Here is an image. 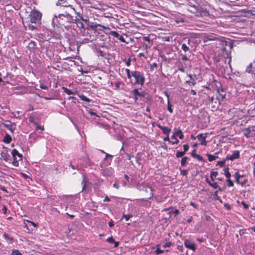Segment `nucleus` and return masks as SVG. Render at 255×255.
<instances>
[{"instance_id": "nucleus-1", "label": "nucleus", "mask_w": 255, "mask_h": 255, "mask_svg": "<svg viewBox=\"0 0 255 255\" xmlns=\"http://www.w3.org/2000/svg\"><path fill=\"white\" fill-rule=\"evenodd\" d=\"M188 10L195 13L197 16H206L209 15V12L206 9L199 7L198 4L190 5Z\"/></svg>"}, {"instance_id": "nucleus-2", "label": "nucleus", "mask_w": 255, "mask_h": 255, "mask_svg": "<svg viewBox=\"0 0 255 255\" xmlns=\"http://www.w3.org/2000/svg\"><path fill=\"white\" fill-rule=\"evenodd\" d=\"M132 76L134 78V85H140L142 86L145 81V78L143 74L138 71H132Z\"/></svg>"}, {"instance_id": "nucleus-3", "label": "nucleus", "mask_w": 255, "mask_h": 255, "mask_svg": "<svg viewBox=\"0 0 255 255\" xmlns=\"http://www.w3.org/2000/svg\"><path fill=\"white\" fill-rule=\"evenodd\" d=\"M42 14L38 10H32L29 14L30 20L31 23H38L41 18Z\"/></svg>"}, {"instance_id": "nucleus-4", "label": "nucleus", "mask_w": 255, "mask_h": 255, "mask_svg": "<svg viewBox=\"0 0 255 255\" xmlns=\"http://www.w3.org/2000/svg\"><path fill=\"white\" fill-rule=\"evenodd\" d=\"M11 154L13 157L12 163L13 166L17 167L19 165L18 161L22 159V155L16 149L12 150Z\"/></svg>"}, {"instance_id": "nucleus-5", "label": "nucleus", "mask_w": 255, "mask_h": 255, "mask_svg": "<svg viewBox=\"0 0 255 255\" xmlns=\"http://www.w3.org/2000/svg\"><path fill=\"white\" fill-rule=\"evenodd\" d=\"M137 188L140 190V191H144L146 192H148V189H149L150 191V196L148 198V199H151L153 197V189L150 186H149L148 185L145 184L144 183H141L140 184H139Z\"/></svg>"}, {"instance_id": "nucleus-6", "label": "nucleus", "mask_w": 255, "mask_h": 255, "mask_svg": "<svg viewBox=\"0 0 255 255\" xmlns=\"http://www.w3.org/2000/svg\"><path fill=\"white\" fill-rule=\"evenodd\" d=\"M130 97L134 99V102L136 103L138 100V98L144 97V95L143 93H140L137 89H134L130 92Z\"/></svg>"}, {"instance_id": "nucleus-7", "label": "nucleus", "mask_w": 255, "mask_h": 255, "mask_svg": "<svg viewBox=\"0 0 255 255\" xmlns=\"http://www.w3.org/2000/svg\"><path fill=\"white\" fill-rule=\"evenodd\" d=\"M8 148L3 146L0 150V155L2 159L6 162H10L11 161L10 155L7 152Z\"/></svg>"}, {"instance_id": "nucleus-8", "label": "nucleus", "mask_w": 255, "mask_h": 255, "mask_svg": "<svg viewBox=\"0 0 255 255\" xmlns=\"http://www.w3.org/2000/svg\"><path fill=\"white\" fill-rule=\"evenodd\" d=\"M240 157V153L239 150H234L233 151V153L231 155H228L226 158L225 160H231L233 161L235 159H239Z\"/></svg>"}, {"instance_id": "nucleus-9", "label": "nucleus", "mask_w": 255, "mask_h": 255, "mask_svg": "<svg viewBox=\"0 0 255 255\" xmlns=\"http://www.w3.org/2000/svg\"><path fill=\"white\" fill-rule=\"evenodd\" d=\"M188 76L190 78V80H187L185 83L189 85L190 87L195 86L196 84V76L195 75H192V74H188Z\"/></svg>"}, {"instance_id": "nucleus-10", "label": "nucleus", "mask_w": 255, "mask_h": 255, "mask_svg": "<svg viewBox=\"0 0 255 255\" xmlns=\"http://www.w3.org/2000/svg\"><path fill=\"white\" fill-rule=\"evenodd\" d=\"M184 244L186 248L193 251H195L196 250V245L190 240H185Z\"/></svg>"}, {"instance_id": "nucleus-11", "label": "nucleus", "mask_w": 255, "mask_h": 255, "mask_svg": "<svg viewBox=\"0 0 255 255\" xmlns=\"http://www.w3.org/2000/svg\"><path fill=\"white\" fill-rule=\"evenodd\" d=\"M197 139L200 141L201 144L206 146L207 145V141L206 138L207 137V133H200L196 136Z\"/></svg>"}, {"instance_id": "nucleus-12", "label": "nucleus", "mask_w": 255, "mask_h": 255, "mask_svg": "<svg viewBox=\"0 0 255 255\" xmlns=\"http://www.w3.org/2000/svg\"><path fill=\"white\" fill-rule=\"evenodd\" d=\"M52 23L54 26H59V25H64L65 23L63 21H61L60 19H58V15H55L54 17L52 20Z\"/></svg>"}, {"instance_id": "nucleus-13", "label": "nucleus", "mask_w": 255, "mask_h": 255, "mask_svg": "<svg viewBox=\"0 0 255 255\" xmlns=\"http://www.w3.org/2000/svg\"><path fill=\"white\" fill-rule=\"evenodd\" d=\"M36 42L35 41L31 40L28 43L27 48L29 50L30 53L34 52L36 48Z\"/></svg>"}, {"instance_id": "nucleus-14", "label": "nucleus", "mask_w": 255, "mask_h": 255, "mask_svg": "<svg viewBox=\"0 0 255 255\" xmlns=\"http://www.w3.org/2000/svg\"><path fill=\"white\" fill-rule=\"evenodd\" d=\"M174 130L175 131L173 133V135L171 136V138H174L176 136H179V138L180 139H182L184 138V136L181 130L175 128L174 129Z\"/></svg>"}, {"instance_id": "nucleus-15", "label": "nucleus", "mask_w": 255, "mask_h": 255, "mask_svg": "<svg viewBox=\"0 0 255 255\" xmlns=\"http://www.w3.org/2000/svg\"><path fill=\"white\" fill-rule=\"evenodd\" d=\"M232 48V46H230V50ZM222 51L223 52V54L225 58H230V61L231 60V51L230 50H227L226 48L223 47L221 49Z\"/></svg>"}, {"instance_id": "nucleus-16", "label": "nucleus", "mask_w": 255, "mask_h": 255, "mask_svg": "<svg viewBox=\"0 0 255 255\" xmlns=\"http://www.w3.org/2000/svg\"><path fill=\"white\" fill-rule=\"evenodd\" d=\"M158 128L162 130V132L166 135H169L171 129L167 127L162 126L160 124L157 125Z\"/></svg>"}, {"instance_id": "nucleus-17", "label": "nucleus", "mask_w": 255, "mask_h": 255, "mask_svg": "<svg viewBox=\"0 0 255 255\" xmlns=\"http://www.w3.org/2000/svg\"><path fill=\"white\" fill-rule=\"evenodd\" d=\"M88 26L90 27L92 29H95L99 27H103V28H105V29H110V28L108 27H106L100 24H98V23L93 22H90V23L88 24Z\"/></svg>"}, {"instance_id": "nucleus-18", "label": "nucleus", "mask_w": 255, "mask_h": 255, "mask_svg": "<svg viewBox=\"0 0 255 255\" xmlns=\"http://www.w3.org/2000/svg\"><path fill=\"white\" fill-rule=\"evenodd\" d=\"M113 169L112 168H107L102 171V175L105 177H110L113 174Z\"/></svg>"}, {"instance_id": "nucleus-19", "label": "nucleus", "mask_w": 255, "mask_h": 255, "mask_svg": "<svg viewBox=\"0 0 255 255\" xmlns=\"http://www.w3.org/2000/svg\"><path fill=\"white\" fill-rule=\"evenodd\" d=\"M59 17L60 18L61 17H64V18H66L69 22L73 20V16L69 12L67 11L64 12V13H63L59 14Z\"/></svg>"}, {"instance_id": "nucleus-20", "label": "nucleus", "mask_w": 255, "mask_h": 255, "mask_svg": "<svg viewBox=\"0 0 255 255\" xmlns=\"http://www.w3.org/2000/svg\"><path fill=\"white\" fill-rule=\"evenodd\" d=\"M3 126L4 127L6 128L8 130H9L10 131V132L12 133H13L14 132V131L15 129V125L14 124H12V123L9 124H3Z\"/></svg>"}, {"instance_id": "nucleus-21", "label": "nucleus", "mask_w": 255, "mask_h": 255, "mask_svg": "<svg viewBox=\"0 0 255 255\" xmlns=\"http://www.w3.org/2000/svg\"><path fill=\"white\" fill-rule=\"evenodd\" d=\"M243 175H241L239 174V172H235L234 174V177L236 179V182L238 184H241L242 186H244V185L245 184L246 182H244L243 183H240V178L241 177H243Z\"/></svg>"}, {"instance_id": "nucleus-22", "label": "nucleus", "mask_w": 255, "mask_h": 255, "mask_svg": "<svg viewBox=\"0 0 255 255\" xmlns=\"http://www.w3.org/2000/svg\"><path fill=\"white\" fill-rule=\"evenodd\" d=\"M254 130H255V129H254V127H252V128H246L243 130L244 134L247 137H249L250 134L251 133L252 131H254Z\"/></svg>"}, {"instance_id": "nucleus-23", "label": "nucleus", "mask_w": 255, "mask_h": 255, "mask_svg": "<svg viewBox=\"0 0 255 255\" xmlns=\"http://www.w3.org/2000/svg\"><path fill=\"white\" fill-rule=\"evenodd\" d=\"M3 238L7 241V242L9 244H11L13 241V238L10 235L4 233L3 235Z\"/></svg>"}, {"instance_id": "nucleus-24", "label": "nucleus", "mask_w": 255, "mask_h": 255, "mask_svg": "<svg viewBox=\"0 0 255 255\" xmlns=\"http://www.w3.org/2000/svg\"><path fill=\"white\" fill-rule=\"evenodd\" d=\"M148 198L147 199L142 198V199L138 200L137 202L139 204L141 205L147 206L148 204H149V205H150V203L148 202Z\"/></svg>"}, {"instance_id": "nucleus-25", "label": "nucleus", "mask_w": 255, "mask_h": 255, "mask_svg": "<svg viewBox=\"0 0 255 255\" xmlns=\"http://www.w3.org/2000/svg\"><path fill=\"white\" fill-rule=\"evenodd\" d=\"M75 20L77 27L80 28H84V24L82 22L83 21L81 19H78L76 17Z\"/></svg>"}, {"instance_id": "nucleus-26", "label": "nucleus", "mask_w": 255, "mask_h": 255, "mask_svg": "<svg viewBox=\"0 0 255 255\" xmlns=\"http://www.w3.org/2000/svg\"><path fill=\"white\" fill-rule=\"evenodd\" d=\"M57 5H60L63 6H68V2L66 0H58L56 3Z\"/></svg>"}, {"instance_id": "nucleus-27", "label": "nucleus", "mask_w": 255, "mask_h": 255, "mask_svg": "<svg viewBox=\"0 0 255 255\" xmlns=\"http://www.w3.org/2000/svg\"><path fill=\"white\" fill-rule=\"evenodd\" d=\"M11 137L8 134H6L3 139V141L6 143H9L11 141Z\"/></svg>"}, {"instance_id": "nucleus-28", "label": "nucleus", "mask_w": 255, "mask_h": 255, "mask_svg": "<svg viewBox=\"0 0 255 255\" xmlns=\"http://www.w3.org/2000/svg\"><path fill=\"white\" fill-rule=\"evenodd\" d=\"M224 174L227 179H229L231 176V174L229 172V168L228 167H225L223 169Z\"/></svg>"}, {"instance_id": "nucleus-29", "label": "nucleus", "mask_w": 255, "mask_h": 255, "mask_svg": "<svg viewBox=\"0 0 255 255\" xmlns=\"http://www.w3.org/2000/svg\"><path fill=\"white\" fill-rule=\"evenodd\" d=\"M206 155L208 157V160L210 162H212L218 158V156L212 155L209 153H207Z\"/></svg>"}, {"instance_id": "nucleus-30", "label": "nucleus", "mask_w": 255, "mask_h": 255, "mask_svg": "<svg viewBox=\"0 0 255 255\" xmlns=\"http://www.w3.org/2000/svg\"><path fill=\"white\" fill-rule=\"evenodd\" d=\"M189 159L188 157L185 156L182 158L181 160V164L182 166H184L187 163V161Z\"/></svg>"}, {"instance_id": "nucleus-31", "label": "nucleus", "mask_w": 255, "mask_h": 255, "mask_svg": "<svg viewBox=\"0 0 255 255\" xmlns=\"http://www.w3.org/2000/svg\"><path fill=\"white\" fill-rule=\"evenodd\" d=\"M68 7H70L71 9L77 15V16L79 17V19H81V17L83 16L82 14L80 13V12H78L76 10L74 7H73L71 5H69Z\"/></svg>"}, {"instance_id": "nucleus-32", "label": "nucleus", "mask_w": 255, "mask_h": 255, "mask_svg": "<svg viewBox=\"0 0 255 255\" xmlns=\"http://www.w3.org/2000/svg\"><path fill=\"white\" fill-rule=\"evenodd\" d=\"M207 182L213 188L217 189L219 187V185L216 182H211L210 181L207 180Z\"/></svg>"}, {"instance_id": "nucleus-33", "label": "nucleus", "mask_w": 255, "mask_h": 255, "mask_svg": "<svg viewBox=\"0 0 255 255\" xmlns=\"http://www.w3.org/2000/svg\"><path fill=\"white\" fill-rule=\"evenodd\" d=\"M172 105L170 102V99H168L167 101V110L170 113H173V109L172 108Z\"/></svg>"}, {"instance_id": "nucleus-34", "label": "nucleus", "mask_w": 255, "mask_h": 255, "mask_svg": "<svg viewBox=\"0 0 255 255\" xmlns=\"http://www.w3.org/2000/svg\"><path fill=\"white\" fill-rule=\"evenodd\" d=\"M62 89L64 91V92L66 93L67 95H73L74 94V93L70 90L67 89V88H65L64 87H62Z\"/></svg>"}, {"instance_id": "nucleus-35", "label": "nucleus", "mask_w": 255, "mask_h": 255, "mask_svg": "<svg viewBox=\"0 0 255 255\" xmlns=\"http://www.w3.org/2000/svg\"><path fill=\"white\" fill-rule=\"evenodd\" d=\"M109 34L110 35L113 36L117 38H119V34L115 31H110L109 32Z\"/></svg>"}, {"instance_id": "nucleus-36", "label": "nucleus", "mask_w": 255, "mask_h": 255, "mask_svg": "<svg viewBox=\"0 0 255 255\" xmlns=\"http://www.w3.org/2000/svg\"><path fill=\"white\" fill-rule=\"evenodd\" d=\"M135 160H136V162L137 164H138L139 165H140L141 164V157L139 156V153H138L136 156H135Z\"/></svg>"}, {"instance_id": "nucleus-37", "label": "nucleus", "mask_w": 255, "mask_h": 255, "mask_svg": "<svg viewBox=\"0 0 255 255\" xmlns=\"http://www.w3.org/2000/svg\"><path fill=\"white\" fill-rule=\"evenodd\" d=\"M80 98L81 100L87 102H90L91 101V99L88 98L86 96L84 95L80 96Z\"/></svg>"}, {"instance_id": "nucleus-38", "label": "nucleus", "mask_w": 255, "mask_h": 255, "mask_svg": "<svg viewBox=\"0 0 255 255\" xmlns=\"http://www.w3.org/2000/svg\"><path fill=\"white\" fill-rule=\"evenodd\" d=\"M218 174V173L217 171H213L211 173L210 178L212 181L214 180V178H215L217 176Z\"/></svg>"}, {"instance_id": "nucleus-39", "label": "nucleus", "mask_w": 255, "mask_h": 255, "mask_svg": "<svg viewBox=\"0 0 255 255\" xmlns=\"http://www.w3.org/2000/svg\"><path fill=\"white\" fill-rule=\"evenodd\" d=\"M194 158H196L198 160H199L200 161H202L203 162H205V160L201 155H200L199 154H197L196 155H195Z\"/></svg>"}, {"instance_id": "nucleus-40", "label": "nucleus", "mask_w": 255, "mask_h": 255, "mask_svg": "<svg viewBox=\"0 0 255 255\" xmlns=\"http://www.w3.org/2000/svg\"><path fill=\"white\" fill-rule=\"evenodd\" d=\"M123 62H125L126 65L128 67L130 65L131 58H128V59L125 58L123 60Z\"/></svg>"}, {"instance_id": "nucleus-41", "label": "nucleus", "mask_w": 255, "mask_h": 255, "mask_svg": "<svg viewBox=\"0 0 255 255\" xmlns=\"http://www.w3.org/2000/svg\"><path fill=\"white\" fill-rule=\"evenodd\" d=\"M185 154L183 151H177L176 153V156L177 158H180L184 156Z\"/></svg>"}, {"instance_id": "nucleus-42", "label": "nucleus", "mask_w": 255, "mask_h": 255, "mask_svg": "<svg viewBox=\"0 0 255 255\" xmlns=\"http://www.w3.org/2000/svg\"><path fill=\"white\" fill-rule=\"evenodd\" d=\"M84 161L86 163V164L88 166H91L93 165V163L90 161V159L88 157L85 158Z\"/></svg>"}, {"instance_id": "nucleus-43", "label": "nucleus", "mask_w": 255, "mask_h": 255, "mask_svg": "<svg viewBox=\"0 0 255 255\" xmlns=\"http://www.w3.org/2000/svg\"><path fill=\"white\" fill-rule=\"evenodd\" d=\"M181 49L185 52L188 51L189 50V47L186 45V44L183 43L181 46Z\"/></svg>"}, {"instance_id": "nucleus-44", "label": "nucleus", "mask_w": 255, "mask_h": 255, "mask_svg": "<svg viewBox=\"0 0 255 255\" xmlns=\"http://www.w3.org/2000/svg\"><path fill=\"white\" fill-rule=\"evenodd\" d=\"M11 255H22L17 250H12Z\"/></svg>"}, {"instance_id": "nucleus-45", "label": "nucleus", "mask_w": 255, "mask_h": 255, "mask_svg": "<svg viewBox=\"0 0 255 255\" xmlns=\"http://www.w3.org/2000/svg\"><path fill=\"white\" fill-rule=\"evenodd\" d=\"M180 173L183 176H186L188 174V171L186 169H180Z\"/></svg>"}, {"instance_id": "nucleus-46", "label": "nucleus", "mask_w": 255, "mask_h": 255, "mask_svg": "<svg viewBox=\"0 0 255 255\" xmlns=\"http://www.w3.org/2000/svg\"><path fill=\"white\" fill-rule=\"evenodd\" d=\"M218 191H216L214 193V198L215 199L219 200L220 202H222L221 198L218 195Z\"/></svg>"}, {"instance_id": "nucleus-47", "label": "nucleus", "mask_w": 255, "mask_h": 255, "mask_svg": "<svg viewBox=\"0 0 255 255\" xmlns=\"http://www.w3.org/2000/svg\"><path fill=\"white\" fill-rule=\"evenodd\" d=\"M226 161V160H225V159L224 160H223V161H218L217 163V166L219 165L220 167H223L225 164Z\"/></svg>"}, {"instance_id": "nucleus-48", "label": "nucleus", "mask_w": 255, "mask_h": 255, "mask_svg": "<svg viewBox=\"0 0 255 255\" xmlns=\"http://www.w3.org/2000/svg\"><path fill=\"white\" fill-rule=\"evenodd\" d=\"M227 182L228 187H233L234 185L233 182L230 178L227 179Z\"/></svg>"}, {"instance_id": "nucleus-49", "label": "nucleus", "mask_w": 255, "mask_h": 255, "mask_svg": "<svg viewBox=\"0 0 255 255\" xmlns=\"http://www.w3.org/2000/svg\"><path fill=\"white\" fill-rule=\"evenodd\" d=\"M131 215L130 214L123 215V218H125V220L128 221L131 217Z\"/></svg>"}, {"instance_id": "nucleus-50", "label": "nucleus", "mask_w": 255, "mask_h": 255, "mask_svg": "<svg viewBox=\"0 0 255 255\" xmlns=\"http://www.w3.org/2000/svg\"><path fill=\"white\" fill-rule=\"evenodd\" d=\"M81 19L83 21L87 23V25H88V24L90 23L89 21L88 17L84 18L83 16L81 17Z\"/></svg>"}, {"instance_id": "nucleus-51", "label": "nucleus", "mask_w": 255, "mask_h": 255, "mask_svg": "<svg viewBox=\"0 0 255 255\" xmlns=\"http://www.w3.org/2000/svg\"><path fill=\"white\" fill-rule=\"evenodd\" d=\"M107 241L110 244H113L115 242V240L113 237H110L107 239Z\"/></svg>"}, {"instance_id": "nucleus-52", "label": "nucleus", "mask_w": 255, "mask_h": 255, "mask_svg": "<svg viewBox=\"0 0 255 255\" xmlns=\"http://www.w3.org/2000/svg\"><path fill=\"white\" fill-rule=\"evenodd\" d=\"M39 87L41 89H43V90H47L48 88V86H47L43 83H40Z\"/></svg>"}, {"instance_id": "nucleus-53", "label": "nucleus", "mask_w": 255, "mask_h": 255, "mask_svg": "<svg viewBox=\"0 0 255 255\" xmlns=\"http://www.w3.org/2000/svg\"><path fill=\"white\" fill-rule=\"evenodd\" d=\"M189 148V146L188 144H186L183 145V149H184L183 152L185 153H186V152L188 150Z\"/></svg>"}, {"instance_id": "nucleus-54", "label": "nucleus", "mask_w": 255, "mask_h": 255, "mask_svg": "<svg viewBox=\"0 0 255 255\" xmlns=\"http://www.w3.org/2000/svg\"><path fill=\"white\" fill-rule=\"evenodd\" d=\"M70 167H71L72 169H77L78 170H79V165H73L71 163L70 164Z\"/></svg>"}, {"instance_id": "nucleus-55", "label": "nucleus", "mask_w": 255, "mask_h": 255, "mask_svg": "<svg viewBox=\"0 0 255 255\" xmlns=\"http://www.w3.org/2000/svg\"><path fill=\"white\" fill-rule=\"evenodd\" d=\"M252 64H251L250 65V66H248L247 68V70H246L249 73H252V72L253 73L254 70H252Z\"/></svg>"}, {"instance_id": "nucleus-56", "label": "nucleus", "mask_w": 255, "mask_h": 255, "mask_svg": "<svg viewBox=\"0 0 255 255\" xmlns=\"http://www.w3.org/2000/svg\"><path fill=\"white\" fill-rule=\"evenodd\" d=\"M101 152H102L103 153H104L106 154V156H105V157L104 158V160H106L107 158L108 157H111V158H113V156L109 154V153H105L104 151L103 150H101Z\"/></svg>"}, {"instance_id": "nucleus-57", "label": "nucleus", "mask_w": 255, "mask_h": 255, "mask_svg": "<svg viewBox=\"0 0 255 255\" xmlns=\"http://www.w3.org/2000/svg\"><path fill=\"white\" fill-rule=\"evenodd\" d=\"M172 139L174 140V141H171V143L172 144H176L179 143V140L176 137V136L174 138H172Z\"/></svg>"}, {"instance_id": "nucleus-58", "label": "nucleus", "mask_w": 255, "mask_h": 255, "mask_svg": "<svg viewBox=\"0 0 255 255\" xmlns=\"http://www.w3.org/2000/svg\"><path fill=\"white\" fill-rule=\"evenodd\" d=\"M155 253H156V255H159V254H160L161 253H163V251L159 249V248L157 249L155 251Z\"/></svg>"}, {"instance_id": "nucleus-59", "label": "nucleus", "mask_w": 255, "mask_h": 255, "mask_svg": "<svg viewBox=\"0 0 255 255\" xmlns=\"http://www.w3.org/2000/svg\"><path fill=\"white\" fill-rule=\"evenodd\" d=\"M157 66V64L155 62H154V63L151 64H150V69L153 70V68L154 67H156Z\"/></svg>"}, {"instance_id": "nucleus-60", "label": "nucleus", "mask_w": 255, "mask_h": 255, "mask_svg": "<svg viewBox=\"0 0 255 255\" xmlns=\"http://www.w3.org/2000/svg\"><path fill=\"white\" fill-rule=\"evenodd\" d=\"M181 56H182V59L184 61H187V60H189V58L187 57V56L186 55H183L182 54H181Z\"/></svg>"}, {"instance_id": "nucleus-61", "label": "nucleus", "mask_w": 255, "mask_h": 255, "mask_svg": "<svg viewBox=\"0 0 255 255\" xmlns=\"http://www.w3.org/2000/svg\"><path fill=\"white\" fill-rule=\"evenodd\" d=\"M190 205L195 208H197L198 206L197 204L194 203L193 202H190Z\"/></svg>"}, {"instance_id": "nucleus-62", "label": "nucleus", "mask_w": 255, "mask_h": 255, "mask_svg": "<svg viewBox=\"0 0 255 255\" xmlns=\"http://www.w3.org/2000/svg\"><path fill=\"white\" fill-rule=\"evenodd\" d=\"M108 225L110 227H113L114 225V221L112 220H111L109 222Z\"/></svg>"}, {"instance_id": "nucleus-63", "label": "nucleus", "mask_w": 255, "mask_h": 255, "mask_svg": "<svg viewBox=\"0 0 255 255\" xmlns=\"http://www.w3.org/2000/svg\"><path fill=\"white\" fill-rule=\"evenodd\" d=\"M242 205L243 206L244 208L245 209H248L249 208V206L248 204H247L245 202H242Z\"/></svg>"}, {"instance_id": "nucleus-64", "label": "nucleus", "mask_w": 255, "mask_h": 255, "mask_svg": "<svg viewBox=\"0 0 255 255\" xmlns=\"http://www.w3.org/2000/svg\"><path fill=\"white\" fill-rule=\"evenodd\" d=\"M122 42H125V38L124 37L122 36V35H119V38H118Z\"/></svg>"}]
</instances>
